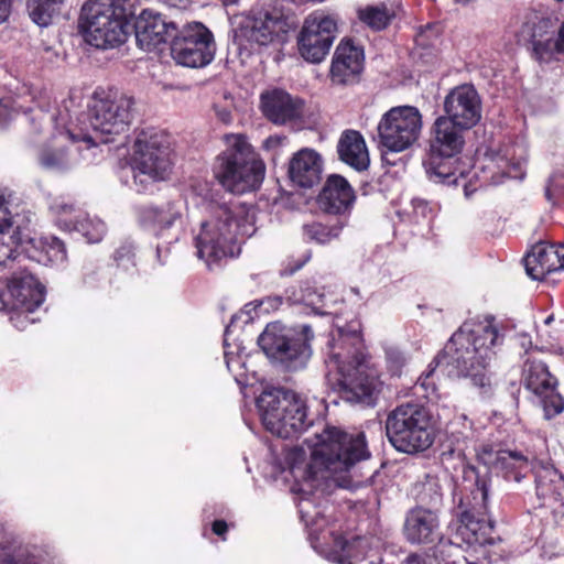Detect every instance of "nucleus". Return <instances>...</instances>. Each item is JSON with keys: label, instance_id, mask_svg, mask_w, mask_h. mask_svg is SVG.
<instances>
[{"label": "nucleus", "instance_id": "obj_1", "mask_svg": "<svg viewBox=\"0 0 564 564\" xmlns=\"http://www.w3.org/2000/svg\"><path fill=\"white\" fill-rule=\"evenodd\" d=\"M310 457L302 447L283 449L282 460H276L281 473L286 470L295 480L314 481L350 473L359 463L370 458L366 435L348 433L341 427L324 425L305 440Z\"/></svg>", "mask_w": 564, "mask_h": 564}, {"label": "nucleus", "instance_id": "obj_2", "mask_svg": "<svg viewBox=\"0 0 564 564\" xmlns=\"http://www.w3.org/2000/svg\"><path fill=\"white\" fill-rule=\"evenodd\" d=\"M305 482L300 488L297 509L301 521L308 531L312 547L325 560L335 564H382V543L378 538L355 536L350 541L337 533L336 524L329 523L322 508L323 491L318 486L334 479L339 486L345 475Z\"/></svg>", "mask_w": 564, "mask_h": 564}, {"label": "nucleus", "instance_id": "obj_3", "mask_svg": "<svg viewBox=\"0 0 564 564\" xmlns=\"http://www.w3.org/2000/svg\"><path fill=\"white\" fill-rule=\"evenodd\" d=\"M330 336L324 360L328 383L338 389L344 400L373 406L381 381L366 364L360 323L352 321L345 327H337Z\"/></svg>", "mask_w": 564, "mask_h": 564}, {"label": "nucleus", "instance_id": "obj_4", "mask_svg": "<svg viewBox=\"0 0 564 564\" xmlns=\"http://www.w3.org/2000/svg\"><path fill=\"white\" fill-rule=\"evenodd\" d=\"M9 199L0 192V234H10L13 216ZM25 257L9 245H0V273L9 270L3 286H0V311L10 314V322L15 328H23L19 319L24 313H34L45 300V288L37 279L22 267Z\"/></svg>", "mask_w": 564, "mask_h": 564}, {"label": "nucleus", "instance_id": "obj_5", "mask_svg": "<svg viewBox=\"0 0 564 564\" xmlns=\"http://www.w3.org/2000/svg\"><path fill=\"white\" fill-rule=\"evenodd\" d=\"M501 343L502 336L490 322H465L437 356L448 376L470 378L474 384L485 387L486 369Z\"/></svg>", "mask_w": 564, "mask_h": 564}, {"label": "nucleus", "instance_id": "obj_6", "mask_svg": "<svg viewBox=\"0 0 564 564\" xmlns=\"http://www.w3.org/2000/svg\"><path fill=\"white\" fill-rule=\"evenodd\" d=\"M252 231L247 212L241 206L236 203H210L208 218L194 235L195 254L208 270L219 268L223 260L239 254V237L250 236Z\"/></svg>", "mask_w": 564, "mask_h": 564}, {"label": "nucleus", "instance_id": "obj_7", "mask_svg": "<svg viewBox=\"0 0 564 564\" xmlns=\"http://www.w3.org/2000/svg\"><path fill=\"white\" fill-rule=\"evenodd\" d=\"M74 106L75 99L67 98L63 100L55 113H48L40 108L35 117L30 118L32 122L35 118L40 121L53 122L58 133L40 150L37 155L40 166L48 172L63 173L75 167L82 156L79 141L86 144V150L97 145L91 134L83 133L80 137L73 128L70 108Z\"/></svg>", "mask_w": 564, "mask_h": 564}, {"label": "nucleus", "instance_id": "obj_8", "mask_svg": "<svg viewBox=\"0 0 564 564\" xmlns=\"http://www.w3.org/2000/svg\"><path fill=\"white\" fill-rule=\"evenodd\" d=\"M226 149L215 159L213 173L228 192L243 194L260 187L265 165L243 134H226Z\"/></svg>", "mask_w": 564, "mask_h": 564}, {"label": "nucleus", "instance_id": "obj_9", "mask_svg": "<svg viewBox=\"0 0 564 564\" xmlns=\"http://www.w3.org/2000/svg\"><path fill=\"white\" fill-rule=\"evenodd\" d=\"M403 534L415 545L436 543L429 552L409 555L403 564H480L462 554L459 546L442 535L437 510L417 506L405 514Z\"/></svg>", "mask_w": 564, "mask_h": 564}, {"label": "nucleus", "instance_id": "obj_10", "mask_svg": "<svg viewBox=\"0 0 564 564\" xmlns=\"http://www.w3.org/2000/svg\"><path fill=\"white\" fill-rule=\"evenodd\" d=\"M466 478H474L475 482L469 492L459 495L454 492V513L457 519L456 538L468 546H485L492 544L494 521L488 514L489 485L485 477H480L474 466L464 470Z\"/></svg>", "mask_w": 564, "mask_h": 564}, {"label": "nucleus", "instance_id": "obj_11", "mask_svg": "<svg viewBox=\"0 0 564 564\" xmlns=\"http://www.w3.org/2000/svg\"><path fill=\"white\" fill-rule=\"evenodd\" d=\"M135 0H87L80 20L86 42L109 50L123 44L129 33V19L134 15Z\"/></svg>", "mask_w": 564, "mask_h": 564}, {"label": "nucleus", "instance_id": "obj_12", "mask_svg": "<svg viewBox=\"0 0 564 564\" xmlns=\"http://www.w3.org/2000/svg\"><path fill=\"white\" fill-rule=\"evenodd\" d=\"M75 99V106L70 108L73 128L82 137L83 133L90 134L88 128L100 137V142L113 141V135L123 134L129 131L132 121L133 99L127 96L99 97L95 94L88 113H79L80 102Z\"/></svg>", "mask_w": 564, "mask_h": 564}, {"label": "nucleus", "instance_id": "obj_13", "mask_svg": "<svg viewBox=\"0 0 564 564\" xmlns=\"http://www.w3.org/2000/svg\"><path fill=\"white\" fill-rule=\"evenodd\" d=\"M257 408L265 430L281 438L296 437L312 424L306 402L293 391L263 390L257 398Z\"/></svg>", "mask_w": 564, "mask_h": 564}, {"label": "nucleus", "instance_id": "obj_14", "mask_svg": "<svg viewBox=\"0 0 564 564\" xmlns=\"http://www.w3.org/2000/svg\"><path fill=\"white\" fill-rule=\"evenodd\" d=\"M314 333L310 325L299 329L281 322L269 323L258 337V345L265 356L286 370L303 369L312 356Z\"/></svg>", "mask_w": 564, "mask_h": 564}, {"label": "nucleus", "instance_id": "obj_15", "mask_svg": "<svg viewBox=\"0 0 564 564\" xmlns=\"http://www.w3.org/2000/svg\"><path fill=\"white\" fill-rule=\"evenodd\" d=\"M290 30L284 14L275 8H252L232 29V44L239 55L249 56L262 47L282 44Z\"/></svg>", "mask_w": 564, "mask_h": 564}, {"label": "nucleus", "instance_id": "obj_16", "mask_svg": "<svg viewBox=\"0 0 564 564\" xmlns=\"http://www.w3.org/2000/svg\"><path fill=\"white\" fill-rule=\"evenodd\" d=\"M134 189L153 193L154 184L165 181L172 172L167 139L154 131H141L133 144L131 158Z\"/></svg>", "mask_w": 564, "mask_h": 564}, {"label": "nucleus", "instance_id": "obj_17", "mask_svg": "<svg viewBox=\"0 0 564 564\" xmlns=\"http://www.w3.org/2000/svg\"><path fill=\"white\" fill-rule=\"evenodd\" d=\"M427 410L416 403L398 405L387 415L386 434L391 445L401 453L426 451L434 442Z\"/></svg>", "mask_w": 564, "mask_h": 564}, {"label": "nucleus", "instance_id": "obj_18", "mask_svg": "<svg viewBox=\"0 0 564 564\" xmlns=\"http://www.w3.org/2000/svg\"><path fill=\"white\" fill-rule=\"evenodd\" d=\"M474 451L477 459L500 474L508 481L520 482L530 471L534 463L517 451L495 449L491 445H482L479 448L468 435L453 431L443 444V456L465 458Z\"/></svg>", "mask_w": 564, "mask_h": 564}, {"label": "nucleus", "instance_id": "obj_19", "mask_svg": "<svg viewBox=\"0 0 564 564\" xmlns=\"http://www.w3.org/2000/svg\"><path fill=\"white\" fill-rule=\"evenodd\" d=\"M423 127L422 115L414 106L389 109L378 123V144L382 152L399 153L417 142Z\"/></svg>", "mask_w": 564, "mask_h": 564}, {"label": "nucleus", "instance_id": "obj_20", "mask_svg": "<svg viewBox=\"0 0 564 564\" xmlns=\"http://www.w3.org/2000/svg\"><path fill=\"white\" fill-rule=\"evenodd\" d=\"M216 43L213 33L200 22L187 23L176 32L171 55L176 64L189 68H200L215 57Z\"/></svg>", "mask_w": 564, "mask_h": 564}, {"label": "nucleus", "instance_id": "obj_21", "mask_svg": "<svg viewBox=\"0 0 564 564\" xmlns=\"http://www.w3.org/2000/svg\"><path fill=\"white\" fill-rule=\"evenodd\" d=\"M338 19L323 11L311 13L297 35L299 54L308 63L319 64L328 55L338 31Z\"/></svg>", "mask_w": 564, "mask_h": 564}, {"label": "nucleus", "instance_id": "obj_22", "mask_svg": "<svg viewBox=\"0 0 564 564\" xmlns=\"http://www.w3.org/2000/svg\"><path fill=\"white\" fill-rule=\"evenodd\" d=\"M521 382L533 394L545 419L550 420L564 410V400L556 390L557 379L544 361L528 357L523 362Z\"/></svg>", "mask_w": 564, "mask_h": 564}, {"label": "nucleus", "instance_id": "obj_23", "mask_svg": "<svg viewBox=\"0 0 564 564\" xmlns=\"http://www.w3.org/2000/svg\"><path fill=\"white\" fill-rule=\"evenodd\" d=\"M185 204L167 200L161 204H142L134 207L137 224L156 238L171 237L177 240V231L184 224Z\"/></svg>", "mask_w": 564, "mask_h": 564}, {"label": "nucleus", "instance_id": "obj_24", "mask_svg": "<svg viewBox=\"0 0 564 564\" xmlns=\"http://www.w3.org/2000/svg\"><path fill=\"white\" fill-rule=\"evenodd\" d=\"M555 34L556 25L551 18L531 11L524 15L517 36L519 42L532 45L533 54L540 62H550Z\"/></svg>", "mask_w": 564, "mask_h": 564}, {"label": "nucleus", "instance_id": "obj_25", "mask_svg": "<svg viewBox=\"0 0 564 564\" xmlns=\"http://www.w3.org/2000/svg\"><path fill=\"white\" fill-rule=\"evenodd\" d=\"M445 118L465 129L475 127L481 119V100L473 85L453 88L444 99Z\"/></svg>", "mask_w": 564, "mask_h": 564}, {"label": "nucleus", "instance_id": "obj_26", "mask_svg": "<svg viewBox=\"0 0 564 564\" xmlns=\"http://www.w3.org/2000/svg\"><path fill=\"white\" fill-rule=\"evenodd\" d=\"M474 175L479 182V187L499 185L506 177L522 178L523 161H513L510 158V149L491 151L485 154L480 165L476 166Z\"/></svg>", "mask_w": 564, "mask_h": 564}, {"label": "nucleus", "instance_id": "obj_27", "mask_svg": "<svg viewBox=\"0 0 564 564\" xmlns=\"http://www.w3.org/2000/svg\"><path fill=\"white\" fill-rule=\"evenodd\" d=\"M135 39L144 51H152L160 44L174 39L177 26L161 13L153 10H143L134 24Z\"/></svg>", "mask_w": 564, "mask_h": 564}, {"label": "nucleus", "instance_id": "obj_28", "mask_svg": "<svg viewBox=\"0 0 564 564\" xmlns=\"http://www.w3.org/2000/svg\"><path fill=\"white\" fill-rule=\"evenodd\" d=\"M364 50L351 40H341L333 55L330 65L332 82L345 85L355 80L364 68Z\"/></svg>", "mask_w": 564, "mask_h": 564}, {"label": "nucleus", "instance_id": "obj_29", "mask_svg": "<svg viewBox=\"0 0 564 564\" xmlns=\"http://www.w3.org/2000/svg\"><path fill=\"white\" fill-rule=\"evenodd\" d=\"M466 129L451 121L449 118L438 117L432 127L430 151L433 158H454L464 148V131Z\"/></svg>", "mask_w": 564, "mask_h": 564}, {"label": "nucleus", "instance_id": "obj_30", "mask_svg": "<svg viewBox=\"0 0 564 564\" xmlns=\"http://www.w3.org/2000/svg\"><path fill=\"white\" fill-rule=\"evenodd\" d=\"M523 261L527 274L532 280L542 281L547 274L564 269V245L539 242Z\"/></svg>", "mask_w": 564, "mask_h": 564}, {"label": "nucleus", "instance_id": "obj_31", "mask_svg": "<svg viewBox=\"0 0 564 564\" xmlns=\"http://www.w3.org/2000/svg\"><path fill=\"white\" fill-rule=\"evenodd\" d=\"M323 173V159L313 149L297 151L290 161L289 176L293 184L302 188H312L319 184Z\"/></svg>", "mask_w": 564, "mask_h": 564}, {"label": "nucleus", "instance_id": "obj_32", "mask_svg": "<svg viewBox=\"0 0 564 564\" xmlns=\"http://www.w3.org/2000/svg\"><path fill=\"white\" fill-rule=\"evenodd\" d=\"M356 199L354 188L338 174L328 176L318 196V203L328 214L344 215L349 212Z\"/></svg>", "mask_w": 564, "mask_h": 564}, {"label": "nucleus", "instance_id": "obj_33", "mask_svg": "<svg viewBox=\"0 0 564 564\" xmlns=\"http://www.w3.org/2000/svg\"><path fill=\"white\" fill-rule=\"evenodd\" d=\"M261 108L270 121L284 124L301 116L302 101L284 90L273 89L261 95Z\"/></svg>", "mask_w": 564, "mask_h": 564}, {"label": "nucleus", "instance_id": "obj_34", "mask_svg": "<svg viewBox=\"0 0 564 564\" xmlns=\"http://www.w3.org/2000/svg\"><path fill=\"white\" fill-rule=\"evenodd\" d=\"M340 161L358 172L369 167L370 159L362 134L357 130H345L337 143Z\"/></svg>", "mask_w": 564, "mask_h": 564}, {"label": "nucleus", "instance_id": "obj_35", "mask_svg": "<svg viewBox=\"0 0 564 564\" xmlns=\"http://www.w3.org/2000/svg\"><path fill=\"white\" fill-rule=\"evenodd\" d=\"M536 496L543 500L558 501L564 490V477L552 465L542 462L533 466Z\"/></svg>", "mask_w": 564, "mask_h": 564}, {"label": "nucleus", "instance_id": "obj_36", "mask_svg": "<svg viewBox=\"0 0 564 564\" xmlns=\"http://www.w3.org/2000/svg\"><path fill=\"white\" fill-rule=\"evenodd\" d=\"M286 300L290 304H303L312 310L316 315H332L334 314L332 307L334 302L328 296L313 288H300L299 293L295 288L286 289Z\"/></svg>", "mask_w": 564, "mask_h": 564}, {"label": "nucleus", "instance_id": "obj_37", "mask_svg": "<svg viewBox=\"0 0 564 564\" xmlns=\"http://www.w3.org/2000/svg\"><path fill=\"white\" fill-rule=\"evenodd\" d=\"M48 209L56 226L64 231H72L74 229V224L77 223L80 217H84V214L86 213L70 198L65 196L51 198Z\"/></svg>", "mask_w": 564, "mask_h": 564}, {"label": "nucleus", "instance_id": "obj_38", "mask_svg": "<svg viewBox=\"0 0 564 564\" xmlns=\"http://www.w3.org/2000/svg\"><path fill=\"white\" fill-rule=\"evenodd\" d=\"M346 225L347 220L345 218H339L327 223L313 221L304 224L302 227L303 238L307 242L326 245L339 238Z\"/></svg>", "mask_w": 564, "mask_h": 564}, {"label": "nucleus", "instance_id": "obj_39", "mask_svg": "<svg viewBox=\"0 0 564 564\" xmlns=\"http://www.w3.org/2000/svg\"><path fill=\"white\" fill-rule=\"evenodd\" d=\"M394 15V9L384 2L368 4L357 10L359 21L376 32L387 29Z\"/></svg>", "mask_w": 564, "mask_h": 564}, {"label": "nucleus", "instance_id": "obj_40", "mask_svg": "<svg viewBox=\"0 0 564 564\" xmlns=\"http://www.w3.org/2000/svg\"><path fill=\"white\" fill-rule=\"evenodd\" d=\"M65 0H28L26 10L30 19L39 26H47L52 23L64 4Z\"/></svg>", "mask_w": 564, "mask_h": 564}, {"label": "nucleus", "instance_id": "obj_41", "mask_svg": "<svg viewBox=\"0 0 564 564\" xmlns=\"http://www.w3.org/2000/svg\"><path fill=\"white\" fill-rule=\"evenodd\" d=\"M37 249L40 250L39 262L58 265L67 259L65 243L55 236L41 237L37 240Z\"/></svg>", "mask_w": 564, "mask_h": 564}, {"label": "nucleus", "instance_id": "obj_42", "mask_svg": "<svg viewBox=\"0 0 564 564\" xmlns=\"http://www.w3.org/2000/svg\"><path fill=\"white\" fill-rule=\"evenodd\" d=\"M416 499L420 503L429 506L427 508L437 510L443 501L440 479L427 475L423 481L416 485Z\"/></svg>", "mask_w": 564, "mask_h": 564}, {"label": "nucleus", "instance_id": "obj_43", "mask_svg": "<svg viewBox=\"0 0 564 564\" xmlns=\"http://www.w3.org/2000/svg\"><path fill=\"white\" fill-rule=\"evenodd\" d=\"M449 159L451 158H433V154L429 153L423 164L431 181L443 184L456 182L452 167L445 162Z\"/></svg>", "mask_w": 564, "mask_h": 564}, {"label": "nucleus", "instance_id": "obj_44", "mask_svg": "<svg viewBox=\"0 0 564 564\" xmlns=\"http://www.w3.org/2000/svg\"><path fill=\"white\" fill-rule=\"evenodd\" d=\"M70 232H77L83 236L87 242L96 243L102 239L106 232V225L99 218H91L85 213L84 217H80V219L74 224V229Z\"/></svg>", "mask_w": 564, "mask_h": 564}, {"label": "nucleus", "instance_id": "obj_45", "mask_svg": "<svg viewBox=\"0 0 564 564\" xmlns=\"http://www.w3.org/2000/svg\"><path fill=\"white\" fill-rule=\"evenodd\" d=\"M237 316L234 315L231 317L230 324L226 327L224 334V345H225V362L229 372H231L237 382H240V377L243 375L242 368L245 367V360L241 356V350L237 347V351L230 349V345L228 344L229 335L231 333L230 328L235 324Z\"/></svg>", "mask_w": 564, "mask_h": 564}, {"label": "nucleus", "instance_id": "obj_46", "mask_svg": "<svg viewBox=\"0 0 564 564\" xmlns=\"http://www.w3.org/2000/svg\"><path fill=\"white\" fill-rule=\"evenodd\" d=\"M411 210H408L411 220L417 225L430 226L438 212L436 203L415 197L410 203Z\"/></svg>", "mask_w": 564, "mask_h": 564}, {"label": "nucleus", "instance_id": "obj_47", "mask_svg": "<svg viewBox=\"0 0 564 564\" xmlns=\"http://www.w3.org/2000/svg\"><path fill=\"white\" fill-rule=\"evenodd\" d=\"M440 365H443V362L441 361V358H438V356H436L433 359V361H431L430 365L427 366L426 371H424L416 381L415 388L422 389L424 391L423 395L427 399L432 398L433 395L436 394L437 387H436V382L434 380V375H435L436 368Z\"/></svg>", "mask_w": 564, "mask_h": 564}, {"label": "nucleus", "instance_id": "obj_48", "mask_svg": "<svg viewBox=\"0 0 564 564\" xmlns=\"http://www.w3.org/2000/svg\"><path fill=\"white\" fill-rule=\"evenodd\" d=\"M387 367L392 376H400L402 368L406 365L408 357L395 346H388L384 349Z\"/></svg>", "mask_w": 564, "mask_h": 564}, {"label": "nucleus", "instance_id": "obj_49", "mask_svg": "<svg viewBox=\"0 0 564 564\" xmlns=\"http://www.w3.org/2000/svg\"><path fill=\"white\" fill-rule=\"evenodd\" d=\"M134 245L130 241H126L119 246L113 253V259L117 265L123 268L124 270L134 267Z\"/></svg>", "mask_w": 564, "mask_h": 564}, {"label": "nucleus", "instance_id": "obj_50", "mask_svg": "<svg viewBox=\"0 0 564 564\" xmlns=\"http://www.w3.org/2000/svg\"><path fill=\"white\" fill-rule=\"evenodd\" d=\"M564 195V173H553L545 186V197L549 202L555 203V200Z\"/></svg>", "mask_w": 564, "mask_h": 564}, {"label": "nucleus", "instance_id": "obj_51", "mask_svg": "<svg viewBox=\"0 0 564 564\" xmlns=\"http://www.w3.org/2000/svg\"><path fill=\"white\" fill-rule=\"evenodd\" d=\"M0 564H36L30 556L22 553L11 554L7 550H0Z\"/></svg>", "mask_w": 564, "mask_h": 564}, {"label": "nucleus", "instance_id": "obj_52", "mask_svg": "<svg viewBox=\"0 0 564 564\" xmlns=\"http://www.w3.org/2000/svg\"><path fill=\"white\" fill-rule=\"evenodd\" d=\"M372 267H378L379 282H384L392 275L391 264L382 262V256L375 254L369 263V271H372Z\"/></svg>", "mask_w": 564, "mask_h": 564}, {"label": "nucleus", "instance_id": "obj_53", "mask_svg": "<svg viewBox=\"0 0 564 564\" xmlns=\"http://www.w3.org/2000/svg\"><path fill=\"white\" fill-rule=\"evenodd\" d=\"M552 45V58L558 54H564V23L556 30Z\"/></svg>", "mask_w": 564, "mask_h": 564}, {"label": "nucleus", "instance_id": "obj_54", "mask_svg": "<svg viewBox=\"0 0 564 564\" xmlns=\"http://www.w3.org/2000/svg\"><path fill=\"white\" fill-rule=\"evenodd\" d=\"M433 28L431 25H426L425 30H421L415 36V43L417 46L427 47L433 44L430 39V33H432Z\"/></svg>", "mask_w": 564, "mask_h": 564}, {"label": "nucleus", "instance_id": "obj_55", "mask_svg": "<svg viewBox=\"0 0 564 564\" xmlns=\"http://www.w3.org/2000/svg\"><path fill=\"white\" fill-rule=\"evenodd\" d=\"M12 1L0 0V24L6 22L11 13Z\"/></svg>", "mask_w": 564, "mask_h": 564}, {"label": "nucleus", "instance_id": "obj_56", "mask_svg": "<svg viewBox=\"0 0 564 564\" xmlns=\"http://www.w3.org/2000/svg\"><path fill=\"white\" fill-rule=\"evenodd\" d=\"M213 532L218 536H224L228 530L227 522L224 520H215L212 524Z\"/></svg>", "mask_w": 564, "mask_h": 564}, {"label": "nucleus", "instance_id": "obj_57", "mask_svg": "<svg viewBox=\"0 0 564 564\" xmlns=\"http://www.w3.org/2000/svg\"><path fill=\"white\" fill-rule=\"evenodd\" d=\"M96 274H97V272H95V271L86 272L84 275L85 284H87L88 286H91V288L98 286V284L96 283V279H95Z\"/></svg>", "mask_w": 564, "mask_h": 564}, {"label": "nucleus", "instance_id": "obj_58", "mask_svg": "<svg viewBox=\"0 0 564 564\" xmlns=\"http://www.w3.org/2000/svg\"><path fill=\"white\" fill-rule=\"evenodd\" d=\"M280 142H281V140H280V138H278V137H269V138H267V139L263 141V147H264L265 149H271V148H273V147L279 145V144H280Z\"/></svg>", "mask_w": 564, "mask_h": 564}, {"label": "nucleus", "instance_id": "obj_59", "mask_svg": "<svg viewBox=\"0 0 564 564\" xmlns=\"http://www.w3.org/2000/svg\"><path fill=\"white\" fill-rule=\"evenodd\" d=\"M217 116L225 123H228L231 121V113H230V111H228L226 109L217 110Z\"/></svg>", "mask_w": 564, "mask_h": 564}, {"label": "nucleus", "instance_id": "obj_60", "mask_svg": "<svg viewBox=\"0 0 564 564\" xmlns=\"http://www.w3.org/2000/svg\"><path fill=\"white\" fill-rule=\"evenodd\" d=\"M30 314H31V313H24V314H22V315H21V317H20V319H19V323H20L21 325H24L23 329L26 327V325H28L29 323H34V322H35V319H34V318H31V317H30ZM19 329H20V330H22V328H19Z\"/></svg>", "mask_w": 564, "mask_h": 564}, {"label": "nucleus", "instance_id": "obj_61", "mask_svg": "<svg viewBox=\"0 0 564 564\" xmlns=\"http://www.w3.org/2000/svg\"><path fill=\"white\" fill-rule=\"evenodd\" d=\"M476 191H477V187L474 186L471 183L464 185V192H465L466 197H469Z\"/></svg>", "mask_w": 564, "mask_h": 564}, {"label": "nucleus", "instance_id": "obj_62", "mask_svg": "<svg viewBox=\"0 0 564 564\" xmlns=\"http://www.w3.org/2000/svg\"><path fill=\"white\" fill-rule=\"evenodd\" d=\"M156 257H158L159 262L164 263V261L162 259V248L160 246L156 247Z\"/></svg>", "mask_w": 564, "mask_h": 564}, {"label": "nucleus", "instance_id": "obj_63", "mask_svg": "<svg viewBox=\"0 0 564 564\" xmlns=\"http://www.w3.org/2000/svg\"><path fill=\"white\" fill-rule=\"evenodd\" d=\"M225 6L236 4L239 0H220Z\"/></svg>", "mask_w": 564, "mask_h": 564}, {"label": "nucleus", "instance_id": "obj_64", "mask_svg": "<svg viewBox=\"0 0 564 564\" xmlns=\"http://www.w3.org/2000/svg\"><path fill=\"white\" fill-rule=\"evenodd\" d=\"M272 301L274 302V305H276V306L282 304L281 297H274V299H272Z\"/></svg>", "mask_w": 564, "mask_h": 564}]
</instances>
